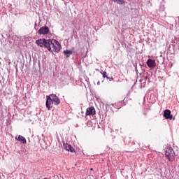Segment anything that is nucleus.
Returning <instances> with one entry per match:
<instances>
[{
  "instance_id": "5",
  "label": "nucleus",
  "mask_w": 179,
  "mask_h": 179,
  "mask_svg": "<svg viewBox=\"0 0 179 179\" xmlns=\"http://www.w3.org/2000/svg\"><path fill=\"white\" fill-rule=\"evenodd\" d=\"M164 117L166 120H173V115H171V110L166 109L164 111Z\"/></svg>"
},
{
  "instance_id": "22",
  "label": "nucleus",
  "mask_w": 179,
  "mask_h": 179,
  "mask_svg": "<svg viewBox=\"0 0 179 179\" xmlns=\"http://www.w3.org/2000/svg\"><path fill=\"white\" fill-rule=\"evenodd\" d=\"M90 170H93V168H91V169Z\"/></svg>"
},
{
  "instance_id": "15",
  "label": "nucleus",
  "mask_w": 179,
  "mask_h": 179,
  "mask_svg": "<svg viewBox=\"0 0 179 179\" xmlns=\"http://www.w3.org/2000/svg\"><path fill=\"white\" fill-rule=\"evenodd\" d=\"M103 75V78H107V72L106 71H103V73H101Z\"/></svg>"
},
{
  "instance_id": "12",
  "label": "nucleus",
  "mask_w": 179,
  "mask_h": 179,
  "mask_svg": "<svg viewBox=\"0 0 179 179\" xmlns=\"http://www.w3.org/2000/svg\"><path fill=\"white\" fill-rule=\"evenodd\" d=\"M149 77L148 76H146L145 77H144V80H140V82L143 83H146V80H148V78Z\"/></svg>"
},
{
  "instance_id": "16",
  "label": "nucleus",
  "mask_w": 179,
  "mask_h": 179,
  "mask_svg": "<svg viewBox=\"0 0 179 179\" xmlns=\"http://www.w3.org/2000/svg\"><path fill=\"white\" fill-rule=\"evenodd\" d=\"M140 66H143L144 68H146V66L144 63H140Z\"/></svg>"
},
{
  "instance_id": "8",
  "label": "nucleus",
  "mask_w": 179,
  "mask_h": 179,
  "mask_svg": "<svg viewBox=\"0 0 179 179\" xmlns=\"http://www.w3.org/2000/svg\"><path fill=\"white\" fill-rule=\"evenodd\" d=\"M63 54L66 55V58H69V57H71V55L73 54V52L72 50H64Z\"/></svg>"
},
{
  "instance_id": "6",
  "label": "nucleus",
  "mask_w": 179,
  "mask_h": 179,
  "mask_svg": "<svg viewBox=\"0 0 179 179\" xmlns=\"http://www.w3.org/2000/svg\"><path fill=\"white\" fill-rule=\"evenodd\" d=\"M94 114H96V109H94V107L91 106L87 108L85 113L86 115H94Z\"/></svg>"
},
{
  "instance_id": "11",
  "label": "nucleus",
  "mask_w": 179,
  "mask_h": 179,
  "mask_svg": "<svg viewBox=\"0 0 179 179\" xmlns=\"http://www.w3.org/2000/svg\"><path fill=\"white\" fill-rule=\"evenodd\" d=\"M63 146H64V149H66V150L69 151V148H70L69 146H71V145H69V144H68V143H66V144L64 143V144H63Z\"/></svg>"
},
{
  "instance_id": "13",
  "label": "nucleus",
  "mask_w": 179,
  "mask_h": 179,
  "mask_svg": "<svg viewBox=\"0 0 179 179\" xmlns=\"http://www.w3.org/2000/svg\"><path fill=\"white\" fill-rule=\"evenodd\" d=\"M68 152H71V153L75 152V148H73V147H72V145L69 146V149Z\"/></svg>"
},
{
  "instance_id": "14",
  "label": "nucleus",
  "mask_w": 179,
  "mask_h": 179,
  "mask_svg": "<svg viewBox=\"0 0 179 179\" xmlns=\"http://www.w3.org/2000/svg\"><path fill=\"white\" fill-rule=\"evenodd\" d=\"M165 8L164 5L159 6V11L160 12H164Z\"/></svg>"
},
{
  "instance_id": "4",
  "label": "nucleus",
  "mask_w": 179,
  "mask_h": 179,
  "mask_svg": "<svg viewBox=\"0 0 179 179\" xmlns=\"http://www.w3.org/2000/svg\"><path fill=\"white\" fill-rule=\"evenodd\" d=\"M48 33H50V28L47 26L41 27L38 31V34L39 36H45L46 34H48Z\"/></svg>"
},
{
  "instance_id": "3",
  "label": "nucleus",
  "mask_w": 179,
  "mask_h": 179,
  "mask_svg": "<svg viewBox=\"0 0 179 179\" xmlns=\"http://www.w3.org/2000/svg\"><path fill=\"white\" fill-rule=\"evenodd\" d=\"M165 156L170 162H174V159H176V152H174V150H173V148L170 146L166 147Z\"/></svg>"
},
{
  "instance_id": "7",
  "label": "nucleus",
  "mask_w": 179,
  "mask_h": 179,
  "mask_svg": "<svg viewBox=\"0 0 179 179\" xmlns=\"http://www.w3.org/2000/svg\"><path fill=\"white\" fill-rule=\"evenodd\" d=\"M146 64L148 68H155L156 66V61L152 59H148Z\"/></svg>"
},
{
  "instance_id": "9",
  "label": "nucleus",
  "mask_w": 179,
  "mask_h": 179,
  "mask_svg": "<svg viewBox=\"0 0 179 179\" xmlns=\"http://www.w3.org/2000/svg\"><path fill=\"white\" fill-rule=\"evenodd\" d=\"M19 142H21V143H23L25 145V143H27V141H26V138L23 137L22 136H18V138H17Z\"/></svg>"
},
{
  "instance_id": "20",
  "label": "nucleus",
  "mask_w": 179,
  "mask_h": 179,
  "mask_svg": "<svg viewBox=\"0 0 179 179\" xmlns=\"http://www.w3.org/2000/svg\"><path fill=\"white\" fill-rule=\"evenodd\" d=\"M97 85H98V86L100 85V81L97 82Z\"/></svg>"
},
{
  "instance_id": "2",
  "label": "nucleus",
  "mask_w": 179,
  "mask_h": 179,
  "mask_svg": "<svg viewBox=\"0 0 179 179\" xmlns=\"http://www.w3.org/2000/svg\"><path fill=\"white\" fill-rule=\"evenodd\" d=\"M61 100L55 94H50L46 96L45 106L48 110H51L54 106H59Z\"/></svg>"
},
{
  "instance_id": "18",
  "label": "nucleus",
  "mask_w": 179,
  "mask_h": 179,
  "mask_svg": "<svg viewBox=\"0 0 179 179\" xmlns=\"http://www.w3.org/2000/svg\"><path fill=\"white\" fill-rule=\"evenodd\" d=\"M106 79L109 80L110 82H111V80H113V77L110 78V77L107 76Z\"/></svg>"
},
{
  "instance_id": "19",
  "label": "nucleus",
  "mask_w": 179,
  "mask_h": 179,
  "mask_svg": "<svg viewBox=\"0 0 179 179\" xmlns=\"http://www.w3.org/2000/svg\"><path fill=\"white\" fill-rule=\"evenodd\" d=\"M36 26H37V23L35 22V24H34V29L35 30H37Z\"/></svg>"
},
{
  "instance_id": "21",
  "label": "nucleus",
  "mask_w": 179,
  "mask_h": 179,
  "mask_svg": "<svg viewBox=\"0 0 179 179\" xmlns=\"http://www.w3.org/2000/svg\"><path fill=\"white\" fill-rule=\"evenodd\" d=\"M16 71H17V66H16Z\"/></svg>"
},
{
  "instance_id": "10",
  "label": "nucleus",
  "mask_w": 179,
  "mask_h": 179,
  "mask_svg": "<svg viewBox=\"0 0 179 179\" xmlns=\"http://www.w3.org/2000/svg\"><path fill=\"white\" fill-rule=\"evenodd\" d=\"M121 104H122V102H117V103L112 104V106L113 107H116L117 110H120V108H121V107L122 106Z\"/></svg>"
},
{
  "instance_id": "1",
  "label": "nucleus",
  "mask_w": 179,
  "mask_h": 179,
  "mask_svg": "<svg viewBox=\"0 0 179 179\" xmlns=\"http://www.w3.org/2000/svg\"><path fill=\"white\" fill-rule=\"evenodd\" d=\"M36 44L41 48H47L52 55L58 54L61 51V43L55 39L40 38L36 41Z\"/></svg>"
},
{
  "instance_id": "17",
  "label": "nucleus",
  "mask_w": 179,
  "mask_h": 179,
  "mask_svg": "<svg viewBox=\"0 0 179 179\" xmlns=\"http://www.w3.org/2000/svg\"><path fill=\"white\" fill-rule=\"evenodd\" d=\"M134 66H135V71H136V73H138V66H137V64H136Z\"/></svg>"
}]
</instances>
